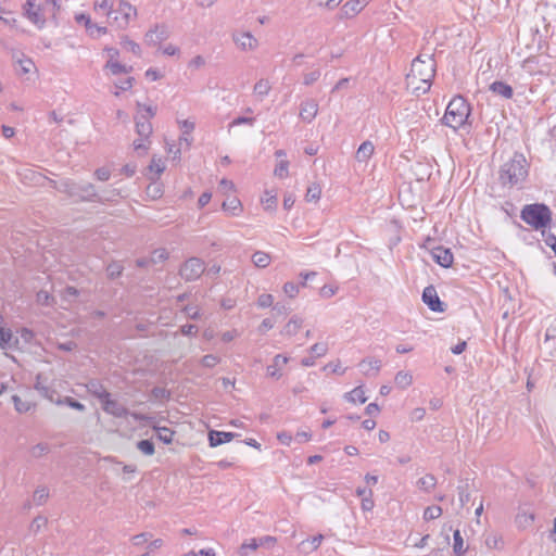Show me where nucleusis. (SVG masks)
<instances>
[{
    "label": "nucleus",
    "instance_id": "obj_1",
    "mask_svg": "<svg viewBox=\"0 0 556 556\" xmlns=\"http://www.w3.org/2000/svg\"><path fill=\"white\" fill-rule=\"evenodd\" d=\"M529 174V164L522 153L515 152L513 156L500 167L498 179L503 187L520 186Z\"/></svg>",
    "mask_w": 556,
    "mask_h": 556
},
{
    "label": "nucleus",
    "instance_id": "obj_2",
    "mask_svg": "<svg viewBox=\"0 0 556 556\" xmlns=\"http://www.w3.org/2000/svg\"><path fill=\"white\" fill-rule=\"evenodd\" d=\"M469 115L470 105L467 103L465 98L456 96L450 101L442 122L444 125L453 129H458L465 125Z\"/></svg>",
    "mask_w": 556,
    "mask_h": 556
},
{
    "label": "nucleus",
    "instance_id": "obj_3",
    "mask_svg": "<svg viewBox=\"0 0 556 556\" xmlns=\"http://www.w3.org/2000/svg\"><path fill=\"white\" fill-rule=\"evenodd\" d=\"M520 217L534 229H542L551 223L552 212L543 203L528 204L521 210Z\"/></svg>",
    "mask_w": 556,
    "mask_h": 556
},
{
    "label": "nucleus",
    "instance_id": "obj_4",
    "mask_svg": "<svg viewBox=\"0 0 556 556\" xmlns=\"http://www.w3.org/2000/svg\"><path fill=\"white\" fill-rule=\"evenodd\" d=\"M435 67L437 63L432 54H419L413 60L409 74H413V77L422 78L424 81L431 85Z\"/></svg>",
    "mask_w": 556,
    "mask_h": 556
},
{
    "label": "nucleus",
    "instance_id": "obj_5",
    "mask_svg": "<svg viewBox=\"0 0 556 556\" xmlns=\"http://www.w3.org/2000/svg\"><path fill=\"white\" fill-rule=\"evenodd\" d=\"M137 15V10L127 1H121L117 10H114V13L110 20L111 24H115L117 28L125 29L129 22Z\"/></svg>",
    "mask_w": 556,
    "mask_h": 556
},
{
    "label": "nucleus",
    "instance_id": "obj_6",
    "mask_svg": "<svg viewBox=\"0 0 556 556\" xmlns=\"http://www.w3.org/2000/svg\"><path fill=\"white\" fill-rule=\"evenodd\" d=\"M204 262L199 257L188 258L180 267L179 274L186 281H194L204 273Z\"/></svg>",
    "mask_w": 556,
    "mask_h": 556
},
{
    "label": "nucleus",
    "instance_id": "obj_7",
    "mask_svg": "<svg viewBox=\"0 0 556 556\" xmlns=\"http://www.w3.org/2000/svg\"><path fill=\"white\" fill-rule=\"evenodd\" d=\"M276 544V538L266 535L262 538L250 539L248 543L241 545V554L247 555L248 553L256 552L258 548L261 553L269 552Z\"/></svg>",
    "mask_w": 556,
    "mask_h": 556
},
{
    "label": "nucleus",
    "instance_id": "obj_8",
    "mask_svg": "<svg viewBox=\"0 0 556 556\" xmlns=\"http://www.w3.org/2000/svg\"><path fill=\"white\" fill-rule=\"evenodd\" d=\"M71 198H75L80 201H93L96 199H100L98 197L96 188L92 184H90V182L78 184L76 181L74 182L73 193H72Z\"/></svg>",
    "mask_w": 556,
    "mask_h": 556
},
{
    "label": "nucleus",
    "instance_id": "obj_9",
    "mask_svg": "<svg viewBox=\"0 0 556 556\" xmlns=\"http://www.w3.org/2000/svg\"><path fill=\"white\" fill-rule=\"evenodd\" d=\"M422 301L432 312H444V305L441 302L438 292L433 286H428L422 291Z\"/></svg>",
    "mask_w": 556,
    "mask_h": 556
},
{
    "label": "nucleus",
    "instance_id": "obj_10",
    "mask_svg": "<svg viewBox=\"0 0 556 556\" xmlns=\"http://www.w3.org/2000/svg\"><path fill=\"white\" fill-rule=\"evenodd\" d=\"M232 40L242 51H253L257 48V39L250 33H235L232 34Z\"/></svg>",
    "mask_w": 556,
    "mask_h": 556
},
{
    "label": "nucleus",
    "instance_id": "obj_11",
    "mask_svg": "<svg viewBox=\"0 0 556 556\" xmlns=\"http://www.w3.org/2000/svg\"><path fill=\"white\" fill-rule=\"evenodd\" d=\"M102 409L116 418H125L129 415L128 408H126L123 404L119 402L112 400L111 395L108 396L102 403H101Z\"/></svg>",
    "mask_w": 556,
    "mask_h": 556
},
{
    "label": "nucleus",
    "instance_id": "obj_12",
    "mask_svg": "<svg viewBox=\"0 0 556 556\" xmlns=\"http://www.w3.org/2000/svg\"><path fill=\"white\" fill-rule=\"evenodd\" d=\"M24 11L25 16L38 28L45 26L46 20L41 13V9L39 7L36 8L35 0H26Z\"/></svg>",
    "mask_w": 556,
    "mask_h": 556
},
{
    "label": "nucleus",
    "instance_id": "obj_13",
    "mask_svg": "<svg viewBox=\"0 0 556 556\" xmlns=\"http://www.w3.org/2000/svg\"><path fill=\"white\" fill-rule=\"evenodd\" d=\"M433 261L444 268L452 266L454 256L450 249L442 245L434 247L431 250Z\"/></svg>",
    "mask_w": 556,
    "mask_h": 556
},
{
    "label": "nucleus",
    "instance_id": "obj_14",
    "mask_svg": "<svg viewBox=\"0 0 556 556\" xmlns=\"http://www.w3.org/2000/svg\"><path fill=\"white\" fill-rule=\"evenodd\" d=\"M169 37L168 28L164 25H155L153 29L147 31L144 40L148 45L156 46Z\"/></svg>",
    "mask_w": 556,
    "mask_h": 556
},
{
    "label": "nucleus",
    "instance_id": "obj_15",
    "mask_svg": "<svg viewBox=\"0 0 556 556\" xmlns=\"http://www.w3.org/2000/svg\"><path fill=\"white\" fill-rule=\"evenodd\" d=\"M406 87L413 94L419 97L430 90V84L422 80V78L413 77V74L406 75Z\"/></svg>",
    "mask_w": 556,
    "mask_h": 556
},
{
    "label": "nucleus",
    "instance_id": "obj_16",
    "mask_svg": "<svg viewBox=\"0 0 556 556\" xmlns=\"http://www.w3.org/2000/svg\"><path fill=\"white\" fill-rule=\"evenodd\" d=\"M76 21H77V23L85 25L88 34L92 38H98L101 35H104V34L108 33V28L106 27L99 26L98 24L92 23L90 17L88 15H86V14H78V15H76Z\"/></svg>",
    "mask_w": 556,
    "mask_h": 556
},
{
    "label": "nucleus",
    "instance_id": "obj_17",
    "mask_svg": "<svg viewBox=\"0 0 556 556\" xmlns=\"http://www.w3.org/2000/svg\"><path fill=\"white\" fill-rule=\"evenodd\" d=\"M318 113V103L314 99H306L300 105V117L306 122L311 123L316 117Z\"/></svg>",
    "mask_w": 556,
    "mask_h": 556
},
{
    "label": "nucleus",
    "instance_id": "obj_18",
    "mask_svg": "<svg viewBox=\"0 0 556 556\" xmlns=\"http://www.w3.org/2000/svg\"><path fill=\"white\" fill-rule=\"evenodd\" d=\"M534 520V513L528 505H523L519 507V511L516 516V525L521 528L526 529L532 525Z\"/></svg>",
    "mask_w": 556,
    "mask_h": 556
},
{
    "label": "nucleus",
    "instance_id": "obj_19",
    "mask_svg": "<svg viewBox=\"0 0 556 556\" xmlns=\"http://www.w3.org/2000/svg\"><path fill=\"white\" fill-rule=\"evenodd\" d=\"M235 437H239V434L233 433V432L211 430L208 432V443H210V446L216 447L220 444L230 442Z\"/></svg>",
    "mask_w": 556,
    "mask_h": 556
},
{
    "label": "nucleus",
    "instance_id": "obj_20",
    "mask_svg": "<svg viewBox=\"0 0 556 556\" xmlns=\"http://www.w3.org/2000/svg\"><path fill=\"white\" fill-rule=\"evenodd\" d=\"M87 391L94 397H97L101 403L110 396V392L104 388V386L97 379H91L86 384Z\"/></svg>",
    "mask_w": 556,
    "mask_h": 556
},
{
    "label": "nucleus",
    "instance_id": "obj_21",
    "mask_svg": "<svg viewBox=\"0 0 556 556\" xmlns=\"http://www.w3.org/2000/svg\"><path fill=\"white\" fill-rule=\"evenodd\" d=\"M288 362L289 358L287 356L277 354L273 359V364L268 365L266 368L267 376L270 378L279 379L281 377L280 368Z\"/></svg>",
    "mask_w": 556,
    "mask_h": 556
},
{
    "label": "nucleus",
    "instance_id": "obj_22",
    "mask_svg": "<svg viewBox=\"0 0 556 556\" xmlns=\"http://www.w3.org/2000/svg\"><path fill=\"white\" fill-rule=\"evenodd\" d=\"M136 122V132L139 137L149 139L151 136L153 128L150 121L147 119L144 115H137L135 117Z\"/></svg>",
    "mask_w": 556,
    "mask_h": 556
},
{
    "label": "nucleus",
    "instance_id": "obj_23",
    "mask_svg": "<svg viewBox=\"0 0 556 556\" xmlns=\"http://www.w3.org/2000/svg\"><path fill=\"white\" fill-rule=\"evenodd\" d=\"M489 89L504 99H510L514 94L513 88L504 81H494Z\"/></svg>",
    "mask_w": 556,
    "mask_h": 556
},
{
    "label": "nucleus",
    "instance_id": "obj_24",
    "mask_svg": "<svg viewBox=\"0 0 556 556\" xmlns=\"http://www.w3.org/2000/svg\"><path fill=\"white\" fill-rule=\"evenodd\" d=\"M485 545L490 551L501 552L504 546V541L501 534L491 532L485 535Z\"/></svg>",
    "mask_w": 556,
    "mask_h": 556
},
{
    "label": "nucleus",
    "instance_id": "obj_25",
    "mask_svg": "<svg viewBox=\"0 0 556 556\" xmlns=\"http://www.w3.org/2000/svg\"><path fill=\"white\" fill-rule=\"evenodd\" d=\"M375 147L371 141H364L356 151V160L358 162H366L374 153Z\"/></svg>",
    "mask_w": 556,
    "mask_h": 556
},
{
    "label": "nucleus",
    "instance_id": "obj_26",
    "mask_svg": "<svg viewBox=\"0 0 556 556\" xmlns=\"http://www.w3.org/2000/svg\"><path fill=\"white\" fill-rule=\"evenodd\" d=\"M359 367L366 376H370L371 370H374L375 374H377L380 370L381 362L376 358H365L359 363Z\"/></svg>",
    "mask_w": 556,
    "mask_h": 556
},
{
    "label": "nucleus",
    "instance_id": "obj_27",
    "mask_svg": "<svg viewBox=\"0 0 556 556\" xmlns=\"http://www.w3.org/2000/svg\"><path fill=\"white\" fill-rule=\"evenodd\" d=\"M74 182H75L74 180L68 179V178L62 179L60 181H55V180L50 181L51 187H53L54 189H56L60 192L66 193L68 197H71L73 193Z\"/></svg>",
    "mask_w": 556,
    "mask_h": 556
},
{
    "label": "nucleus",
    "instance_id": "obj_28",
    "mask_svg": "<svg viewBox=\"0 0 556 556\" xmlns=\"http://www.w3.org/2000/svg\"><path fill=\"white\" fill-rule=\"evenodd\" d=\"M435 485L437 478L431 473H427L417 481L418 489L425 492H430L435 488Z\"/></svg>",
    "mask_w": 556,
    "mask_h": 556
},
{
    "label": "nucleus",
    "instance_id": "obj_29",
    "mask_svg": "<svg viewBox=\"0 0 556 556\" xmlns=\"http://www.w3.org/2000/svg\"><path fill=\"white\" fill-rule=\"evenodd\" d=\"M394 382L397 388L406 389L413 383V376L408 371L401 370L395 375Z\"/></svg>",
    "mask_w": 556,
    "mask_h": 556
},
{
    "label": "nucleus",
    "instance_id": "obj_30",
    "mask_svg": "<svg viewBox=\"0 0 556 556\" xmlns=\"http://www.w3.org/2000/svg\"><path fill=\"white\" fill-rule=\"evenodd\" d=\"M344 397L346 401L351 403H365L367 401V397L365 396V391L362 387H356L351 392L345 393Z\"/></svg>",
    "mask_w": 556,
    "mask_h": 556
},
{
    "label": "nucleus",
    "instance_id": "obj_31",
    "mask_svg": "<svg viewBox=\"0 0 556 556\" xmlns=\"http://www.w3.org/2000/svg\"><path fill=\"white\" fill-rule=\"evenodd\" d=\"M252 262L253 264L258 268H265L270 263V255L263 251H256L252 255Z\"/></svg>",
    "mask_w": 556,
    "mask_h": 556
},
{
    "label": "nucleus",
    "instance_id": "obj_32",
    "mask_svg": "<svg viewBox=\"0 0 556 556\" xmlns=\"http://www.w3.org/2000/svg\"><path fill=\"white\" fill-rule=\"evenodd\" d=\"M55 404L56 405H67L68 407L79 410V412H84L86 409V406L83 403L76 401L75 399H73L71 396H65L63 399L61 396H58Z\"/></svg>",
    "mask_w": 556,
    "mask_h": 556
},
{
    "label": "nucleus",
    "instance_id": "obj_33",
    "mask_svg": "<svg viewBox=\"0 0 556 556\" xmlns=\"http://www.w3.org/2000/svg\"><path fill=\"white\" fill-rule=\"evenodd\" d=\"M271 85L268 79L262 78L254 85V93L261 99L266 97L269 93Z\"/></svg>",
    "mask_w": 556,
    "mask_h": 556
},
{
    "label": "nucleus",
    "instance_id": "obj_34",
    "mask_svg": "<svg viewBox=\"0 0 556 556\" xmlns=\"http://www.w3.org/2000/svg\"><path fill=\"white\" fill-rule=\"evenodd\" d=\"M105 68H108L112 75L129 73L131 71V67H127L126 65L121 64L116 60H109L105 64Z\"/></svg>",
    "mask_w": 556,
    "mask_h": 556
},
{
    "label": "nucleus",
    "instance_id": "obj_35",
    "mask_svg": "<svg viewBox=\"0 0 556 556\" xmlns=\"http://www.w3.org/2000/svg\"><path fill=\"white\" fill-rule=\"evenodd\" d=\"M302 319L294 316L292 317L289 323L286 325L285 329H283V334L286 336H289V337H292L294 336L299 329L302 327Z\"/></svg>",
    "mask_w": 556,
    "mask_h": 556
},
{
    "label": "nucleus",
    "instance_id": "obj_36",
    "mask_svg": "<svg viewBox=\"0 0 556 556\" xmlns=\"http://www.w3.org/2000/svg\"><path fill=\"white\" fill-rule=\"evenodd\" d=\"M121 46L125 50L134 53L137 56L141 55V48H140V46L137 42H135L134 40L129 39L127 36H123L121 38Z\"/></svg>",
    "mask_w": 556,
    "mask_h": 556
},
{
    "label": "nucleus",
    "instance_id": "obj_37",
    "mask_svg": "<svg viewBox=\"0 0 556 556\" xmlns=\"http://www.w3.org/2000/svg\"><path fill=\"white\" fill-rule=\"evenodd\" d=\"M324 536L321 534L314 536L312 540L303 541L301 543L302 551L304 553H313L321 543Z\"/></svg>",
    "mask_w": 556,
    "mask_h": 556
},
{
    "label": "nucleus",
    "instance_id": "obj_38",
    "mask_svg": "<svg viewBox=\"0 0 556 556\" xmlns=\"http://www.w3.org/2000/svg\"><path fill=\"white\" fill-rule=\"evenodd\" d=\"M157 439L164 444H170L173 442L174 431L167 427L156 428Z\"/></svg>",
    "mask_w": 556,
    "mask_h": 556
},
{
    "label": "nucleus",
    "instance_id": "obj_39",
    "mask_svg": "<svg viewBox=\"0 0 556 556\" xmlns=\"http://www.w3.org/2000/svg\"><path fill=\"white\" fill-rule=\"evenodd\" d=\"M12 401L18 413H27L34 406L30 402L23 401L18 395H13Z\"/></svg>",
    "mask_w": 556,
    "mask_h": 556
},
{
    "label": "nucleus",
    "instance_id": "obj_40",
    "mask_svg": "<svg viewBox=\"0 0 556 556\" xmlns=\"http://www.w3.org/2000/svg\"><path fill=\"white\" fill-rule=\"evenodd\" d=\"M113 4L109 0H102V1H96L94 2V10L96 11H103L105 15L111 20L114 10L112 9Z\"/></svg>",
    "mask_w": 556,
    "mask_h": 556
},
{
    "label": "nucleus",
    "instance_id": "obj_41",
    "mask_svg": "<svg viewBox=\"0 0 556 556\" xmlns=\"http://www.w3.org/2000/svg\"><path fill=\"white\" fill-rule=\"evenodd\" d=\"M49 451L50 446L48 443H38L30 448L29 453L31 457L39 458L48 454Z\"/></svg>",
    "mask_w": 556,
    "mask_h": 556
},
{
    "label": "nucleus",
    "instance_id": "obj_42",
    "mask_svg": "<svg viewBox=\"0 0 556 556\" xmlns=\"http://www.w3.org/2000/svg\"><path fill=\"white\" fill-rule=\"evenodd\" d=\"M321 194V188L317 184H312L306 191L305 199L308 202L318 201Z\"/></svg>",
    "mask_w": 556,
    "mask_h": 556
},
{
    "label": "nucleus",
    "instance_id": "obj_43",
    "mask_svg": "<svg viewBox=\"0 0 556 556\" xmlns=\"http://www.w3.org/2000/svg\"><path fill=\"white\" fill-rule=\"evenodd\" d=\"M453 549L457 555L466 552L464 548V540L459 530H455L453 534Z\"/></svg>",
    "mask_w": 556,
    "mask_h": 556
},
{
    "label": "nucleus",
    "instance_id": "obj_44",
    "mask_svg": "<svg viewBox=\"0 0 556 556\" xmlns=\"http://www.w3.org/2000/svg\"><path fill=\"white\" fill-rule=\"evenodd\" d=\"M49 497V490L46 486H40L34 492V502L36 505H42Z\"/></svg>",
    "mask_w": 556,
    "mask_h": 556
},
{
    "label": "nucleus",
    "instance_id": "obj_45",
    "mask_svg": "<svg viewBox=\"0 0 556 556\" xmlns=\"http://www.w3.org/2000/svg\"><path fill=\"white\" fill-rule=\"evenodd\" d=\"M12 340V332L9 329L0 328V348L2 350L10 349Z\"/></svg>",
    "mask_w": 556,
    "mask_h": 556
},
{
    "label": "nucleus",
    "instance_id": "obj_46",
    "mask_svg": "<svg viewBox=\"0 0 556 556\" xmlns=\"http://www.w3.org/2000/svg\"><path fill=\"white\" fill-rule=\"evenodd\" d=\"M137 448L147 456H151L154 454V444L151 440L139 441L137 443Z\"/></svg>",
    "mask_w": 556,
    "mask_h": 556
},
{
    "label": "nucleus",
    "instance_id": "obj_47",
    "mask_svg": "<svg viewBox=\"0 0 556 556\" xmlns=\"http://www.w3.org/2000/svg\"><path fill=\"white\" fill-rule=\"evenodd\" d=\"M442 515V508L440 506H429L424 511L425 520H433Z\"/></svg>",
    "mask_w": 556,
    "mask_h": 556
},
{
    "label": "nucleus",
    "instance_id": "obj_48",
    "mask_svg": "<svg viewBox=\"0 0 556 556\" xmlns=\"http://www.w3.org/2000/svg\"><path fill=\"white\" fill-rule=\"evenodd\" d=\"M362 10L359 1H350L343 5V12L346 16H353Z\"/></svg>",
    "mask_w": 556,
    "mask_h": 556
},
{
    "label": "nucleus",
    "instance_id": "obj_49",
    "mask_svg": "<svg viewBox=\"0 0 556 556\" xmlns=\"http://www.w3.org/2000/svg\"><path fill=\"white\" fill-rule=\"evenodd\" d=\"M36 301L40 305L50 306L53 303V298L50 295V293L48 291L40 290L36 294Z\"/></svg>",
    "mask_w": 556,
    "mask_h": 556
},
{
    "label": "nucleus",
    "instance_id": "obj_50",
    "mask_svg": "<svg viewBox=\"0 0 556 556\" xmlns=\"http://www.w3.org/2000/svg\"><path fill=\"white\" fill-rule=\"evenodd\" d=\"M262 203L264 204L265 210L273 211L277 205V197L271 194L269 191H266L265 195L262 198Z\"/></svg>",
    "mask_w": 556,
    "mask_h": 556
},
{
    "label": "nucleus",
    "instance_id": "obj_51",
    "mask_svg": "<svg viewBox=\"0 0 556 556\" xmlns=\"http://www.w3.org/2000/svg\"><path fill=\"white\" fill-rule=\"evenodd\" d=\"M17 63L20 65V68L17 71H18V74H21V75L30 73L35 66L34 62L28 58L18 59Z\"/></svg>",
    "mask_w": 556,
    "mask_h": 556
},
{
    "label": "nucleus",
    "instance_id": "obj_52",
    "mask_svg": "<svg viewBox=\"0 0 556 556\" xmlns=\"http://www.w3.org/2000/svg\"><path fill=\"white\" fill-rule=\"evenodd\" d=\"M309 352L315 357H321L325 356L328 352V345L327 343H315L309 348Z\"/></svg>",
    "mask_w": 556,
    "mask_h": 556
},
{
    "label": "nucleus",
    "instance_id": "obj_53",
    "mask_svg": "<svg viewBox=\"0 0 556 556\" xmlns=\"http://www.w3.org/2000/svg\"><path fill=\"white\" fill-rule=\"evenodd\" d=\"M137 106L139 109V114L138 115H144L148 121H150V118L154 117V115L156 114V108L155 106L143 105V104H141L139 102L137 103Z\"/></svg>",
    "mask_w": 556,
    "mask_h": 556
},
{
    "label": "nucleus",
    "instance_id": "obj_54",
    "mask_svg": "<svg viewBox=\"0 0 556 556\" xmlns=\"http://www.w3.org/2000/svg\"><path fill=\"white\" fill-rule=\"evenodd\" d=\"M47 522H48V519L46 517L37 516L31 521L29 529L31 532L37 533L41 530V528H43L47 525Z\"/></svg>",
    "mask_w": 556,
    "mask_h": 556
},
{
    "label": "nucleus",
    "instance_id": "obj_55",
    "mask_svg": "<svg viewBox=\"0 0 556 556\" xmlns=\"http://www.w3.org/2000/svg\"><path fill=\"white\" fill-rule=\"evenodd\" d=\"M320 77V71L319 70H314L309 73H305L303 75V84L305 86H311L313 85L315 81H317Z\"/></svg>",
    "mask_w": 556,
    "mask_h": 556
},
{
    "label": "nucleus",
    "instance_id": "obj_56",
    "mask_svg": "<svg viewBox=\"0 0 556 556\" xmlns=\"http://www.w3.org/2000/svg\"><path fill=\"white\" fill-rule=\"evenodd\" d=\"M123 271V266L118 263H112L106 267L108 276L111 279L117 278L121 276Z\"/></svg>",
    "mask_w": 556,
    "mask_h": 556
},
{
    "label": "nucleus",
    "instance_id": "obj_57",
    "mask_svg": "<svg viewBox=\"0 0 556 556\" xmlns=\"http://www.w3.org/2000/svg\"><path fill=\"white\" fill-rule=\"evenodd\" d=\"M41 396L49 400L50 402L55 404V401L58 400V396H60L55 390H53L50 387L41 388V391L39 392Z\"/></svg>",
    "mask_w": 556,
    "mask_h": 556
},
{
    "label": "nucleus",
    "instance_id": "obj_58",
    "mask_svg": "<svg viewBox=\"0 0 556 556\" xmlns=\"http://www.w3.org/2000/svg\"><path fill=\"white\" fill-rule=\"evenodd\" d=\"M239 207H240V201L236 198L223 203V208L227 212H230L231 215H237V210Z\"/></svg>",
    "mask_w": 556,
    "mask_h": 556
},
{
    "label": "nucleus",
    "instance_id": "obj_59",
    "mask_svg": "<svg viewBox=\"0 0 556 556\" xmlns=\"http://www.w3.org/2000/svg\"><path fill=\"white\" fill-rule=\"evenodd\" d=\"M255 123V118L254 117H244V116H239L237 118H235L230 124H229V130L233 127V126H239V125H249V126H253Z\"/></svg>",
    "mask_w": 556,
    "mask_h": 556
},
{
    "label": "nucleus",
    "instance_id": "obj_60",
    "mask_svg": "<svg viewBox=\"0 0 556 556\" xmlns=\"http://www.w3.org/2000/svg\"><path fill=\"white\" fill-rule=\"evenodd\" d=\"M274 303V298L271 294L263 293L257 299V305L262 308H266L271 306Z\"/></svg>",
    "mask_w": 556,
    "mask_h": 556
},
{
    "label": "nucleus",
    "instance_id": "obj_61",
    "mask_svg": "<svg viewBox=\"0 0 556 556\" xmlns=\"http://www.w3.org/2000/svg\"><path fill=\"white\" fill-rule=\"evenodd\" d=\"M219 357L213 354H208L202 357L201 364L204 367L212 368L219 363Z\"/></svg>",
    "mask_w": 556,
    "mask_h": 556
},
{
    "label": "nucleus",
    "instance_id": "obj_62",
    "mask_svg": "<svg viewBox=\"0 0 556 556\" xmlns=\"http://www.w3.org/2000/svg\"><path fill=\"white\" fill-rule=\"evenodd\" d=\"M151 394L155 400L168 399L170 395L169 391L161 387H154L151 391Z\"/></svg>",
    "mask_w": 556,
    "mask_h": 556
},
{
    "label": "nucleus",
    "instance_id": "obj_63",
    "mask_svg": "<svg viewBox=\"0 0 556 556\" xmlns=\"http://www.w3.org/2000/svg\"><path fill=\"white\" fill-rule=\"evenodd\" d=\"M300 287L294 282H286L283 286V291L289 298H294L298 295Z\"/></svg>",
    "mask_w": 556,
    "mask_h": 556
},
{
    "label": "nucleus",
    "instance_id": "obj_64",
    "mask_svg": "<svg viewBox=\"0 0 556 556\" xmlns=\"http://www.w3.org/2000/svg\"><path fill=\"white\" fill-rule=\"evenodd\" d=\"M78 295V290L75 287H66L62 292V298L65 301L72 302Z\"/></svg>",
    "mask_w": 556,
    "mask_h": 556
}]
</instances>
